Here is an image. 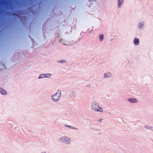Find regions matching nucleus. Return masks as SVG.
Listing matches in <instances>:
<instances>
[{
  "label": "nucleus",
  "mask_w": 153,
  "mask_h": 153,
  "mask_svg": "<svg viewBox=\"0 0 153 153\" xmlns=\"http://www.w3.org/2000/svg\"><path fill=\"white\" fill-rule=\"evenodd\" d=\"M91 109L94 111L102 113L104 112V108L100 107L99 103L95 101L91 102L90 104Z\"/></svg>",
  "instance_id": "nucleus-1"
},
{
  "label": "nucleus",
  "mask_w": 153,
  "mask_h": 153,
  "mask_svg": "<svg viewBox=\"0 0 153 153\" xmlns=\"http://www.w3.org/2000/svg\"><path fill=\"white\" fill-rule=\"evenodd\" d=\"M62 91L60 90H57V92L51 97L52 100L55 102H58L60 100L62 96Z\"/></svg>",
  "instance_id": "nucleus-2"
},
{
  "label": "nucleus",
  "mask_w": 153,
  "mask_h": 153,
  "mask_svg": "<svg viewBox=\"0 0 153 153\" xmlns=\"http://www.w3.org/2000/svg\"><path fill=\"white\" fill-rule=\"evenodd\" d=\"M58 141L60 143H65L66 144H70L71 141V140L67 137L62 136L59 137Z\"/></svg>",
  "instance_id": "nucleus-3"
},
{
  "label": "nucleus",
  "mask_w": 153,
  "mask_h": 153,
  "mask_svg": "<svg viewBox=\"0 0 153 153\" xmlns=\"http://www.w3.org/2000/svg\"><path fill=\"white\" fill-rule=\"evenodd\" d=\"M68 95L69 98L74 99L76 96V92L74 90H71L69 91Z\"/></svg>",
  "instance_id": "nucleus-4"
},
{
  "label": "nucleus",
  "mask_w": 153,
  "mask_h": 153,
  "mask_svg": "<svg viewBox=\"0 0 153 153\" xmlns=\"http://www.w3.org/2000/svg\"><path fill=\"white\" fill-rule=\"evenodd\" d=\"M112 76V74L111 72H107L104 74L103 78L104 79L109 78Z\"/></svg>",
  "instance_id": "nucleus-5"
},
{
  "label": "nucleus",
  "mask_w": 153,
  "mask_h": 153,
  "mask_svg": "<svg viewBox=\"0 0 153 153\" xmlns=\"http://www.w3.org/2000/svg\"><path fill=\"white\" fill-rule=\"evenodd\" d=\"M128 101L131 103H136L138 102V100L137 98H130L128 99Z\"/></svg>",
  "instance_id": "nucleus-6"
},
{
  "label": "nucleus",
  "mask_w": 153,
  "mask_h": 153,
  "mask_svg": "<svg viewBox=\"0 0 153 153\" xmlns=\"http://www.w3.org/2000/svg\"><path fill=\"white\" fill-rule=\"evenodd\" d=\"M117 2L118 7L120 8L123 4L124 0H117Z\"/></svg>",
  "instance_id": "nucleus-7"
},
{
  "label": "nucleus",
  "mask_w": 153,
  "mask_h": 153,
  "mask_svg": "<svg viewBox=\"0 0 153 153\" xmlns=\"http://www.w3.org/2000/svg\"><path fill=\"white\" fill-rule=\"evenodd\" d=\"M133 43L135 45H138L140 43L139 39L137 38H135L134 40Z\"/></svg>",
  "instance_id": "nucleus-8"
},
{
  "label": "nucleus",
  "mask_w": 153,
  "mask_h": 153,
  "mask_svg": "<svg viewBox=\"0 0 153 153\" xmlns=\"http://www.w3.org/2000/svg\"><path fill=\"white\" fill-rule=\"evenodd\" d=\"M144 128L153 131V126H152L149 125H146L144 126Z\"/></svg>",
  "instance_id": "nucleus-9"
},
{
  "label": "nucleus",
  "mask_w": 153,
  "mask_h": 153,
  "mask_svg": "<svg viewBox=\"0 0 153 153\" xmlns=\"http://www.w3.org/2000/svg\"><path fill=\"white\" fill-rule=\"evenodd\" d=\"M144 22L143 21H140L138 22V27L139 28H141L143 27L144 25Z\"/></svg>",
  "instance_id": "nucleus-10"
},
{
  "label": "nucleus",
  "mask_w": 153,
  "mask_h": 153,
  "mask_svg": "<svg viewBox=\"0 0 153 153\" xmlns=\"http://www.w3.org/2000/svg\"><path fill=\"white\" fill-rule=\"evenodd\" d=\"M0 92L2 95H6L7 94L6 91L2 88H0Z\"/></svg>",
  "instance_id": "nucleus-11"
},
{
  "label": "nucleus",
  "mask_w": 153,
  "mask_h": 153,
  "mask_svg": "<svg viewBox=\"0 0 153 153\" xmlns=\"http://www.w3.org/2000/svg\"><path fill=\"white\" fill-rule=\"evenodd\" d=\"M100 41L101 42L104 39V35L102 34H100L99 36Z\"/></svg>",
  "instance_id": "nucleus-12"
},
{
  "label": "nucleus",
  "mask_w": 153,
  "mask_h": 153,
  "mask_svg": "<svg viewBox=\"0 0 153 153\" xmlns=\"http://www.w3.org/2000/svg\"><path fill=\"white\" fill-rule=\"evenodd\" d=\"M65 126L69 128H71L77 130L78 129L77 128L74 127L73 126H69V125H65Z\"/></svg>",
  "instance_id": "nucleus-13"
},
{
  "label": "nucleus",
  "mask_w": 153,
  "mask_h": 153,
  "mask_svg": "<svg viewBox=\"0 0 153 153\" xmlns=\"http://www.w3.org/2000/svg\"><path fill=\"white\" fill-rule=\"evenodd\" d=\"M45 78H50L51 76V74L50 73L45 74Z\"/></svg>",
  "instance_id": "nucleus-14"
},
{
  "label": "nucleus",
  "mask_w": 153,
  "mask_h": 153,
  "mask_svg": "<svg viewBox=\"0 0 153 153\" xmlns=\"http://www.w3.org/2000/svg\"><path fill=\"white\" fill-rule=\"evenodd\" d=\"M45 78V74H41L39 76L38 78L39 79H40L42 78Z\"/></svg>",
  "instance_id": "nucleus-15"
},
{
  "label": "nucleus",
  "mask_w": 153,
  "mask_h": 153,
  "mask_svg": "<svg viewBox=\"0 0 153 153\" xmlns=\"http://www.w3.org/2000/svg\"><path fill=\"white\" fill-rule=\"evenodd\" d=\"M60 42H61L62 43H63L64 45H68L66 43V42L64 41L63 40L61 39L60 41Z\"/></svg>",
  "instance_id": "nucleus-16"
},
{
  "label": "nucleus",
  "mask_w": 153,
  "mask_h": 153,
  "mask_svg": "<svg viewBox=\"0 0 153 153\" xmlns=\"http://www.w3.org/2000/svg\"><path fill=\"white\" fill-rule=\"evenodd\" d=\"M60 42H61L62 43H63L64 45H68L66 43V42L64 41L63 40L61 39L60 41Z\"/></svg>",
  "instance_id": "nucleus-17"
},
{
  "label": "nucleus",
  "mask_w": 153,
  "mask_h": 153,
  "mask_svg": "<svg viewBox=\"0 0 153 153\" xmlns=\"http://www.w3.org/2000/svg\"><path fill=\"white\" fill-rule=\"evenodd\" d=\"M60 63H63L66 62L65 61V60H61L59 62Z\"/></svg>",
  "instance_id": "nucleus-18"
},
{
  "label": "nucleus",
  "mask_w": 153,
  "mask_h": 153,
  "mask_svg": "<svg viewBox=\"0 0 153 153\" xmlns=\"http://www.w3.org/2000/svg\"><path fill=\"white\" fill-rule=\"evenodd\" d=\"M42 153H46L45 152H43Z\"/></svg>",
  "instance_id": "nucleus-19"
}]
</instances>
